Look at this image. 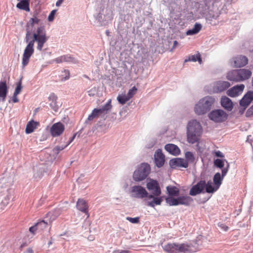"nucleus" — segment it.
<instances>
[{
	"mask_svg": "<svg viewBox=\"0 0 253 253\" xmlns=\"http://www.w3.org/2000/svg\"><path fill=\"white\" fill-rule=\"evenodd\" d=\"M209 4V3L205 2V5L203 6V4L200 3L199 7L200 13L209 20L216 19L218 15L217 13H214V12L211 10H209L210 6Z\"/></svg>",
	"mask_w": 253,
	"mask_h": 253,
	"instance_id": "nucleus-10",
	"label": "nucleus"
},
{
	"mask_svg": "<svg viewBox=\"0 0 253 253\" xmlns=\"http://www.w3.org/2000/svg\"><path fill=\"white\" fill-rule=\"evenodd\" d=\"M227 79L230 81L235 82H241V78L239 69L232 70L229 71L227 75Z\"/></svg>",
	"mask_w": 253,
	"mask_h": 253,
	"instance_id": "nucleus-25",
	"label": "nucleus"
},
{
	"mask_svg": "<svg viewBox=\"0 0 253 253\" xmlns=\"http://www.w3.org/2000/svg\"><path fill=\"white\" fill-rule=\"evenodd\" d=\"M37 230H38L37 224H35L34 225L29 228V231L34 235L36 234Z\"/></svg>",
	"mask_w": 253,
	"mask_h": 253,
	"instance_id": "nucleus-56",
	"label": "nucleus"
},
{
	"mask_svg": "<svg viewBox=\"0 0 253 253\" xmlns=\"http://www.w3.org/2000/svg\"><path fill=\"white\" fill-rule=\"evenodd\" d=\"M241 107L239 109V112L241 115H242L245 112V111L248 107L245 106H240Z\"/></svg>",
	"mask_w": 253,
	"mask_h": 253,
	"instance_id": "nucleus-62",
	"label": "nucleus"
},
{
	"mask_svg": "<svg viewBox=\"0 0 253 253\" xmlns=\"http://www.w3.org/2000/svg\"><path fill=\"white\" fill-rule=\"evenodd\" d=\"M131 197L137 199H143L147 196V191L141 185H134L131 187Z\"/></svg>",
	"mask_w": 253,
	"mask_h": 253,
	"instance_id": "nucleus-11",
	"label": "nucleus"
},
{
	"mask_svg": "<svg viewBox=\"0 0 253 253\" xmlns=\"http://www.w3.org/2000/svg\"><path fill=\"white\" fill-rule=\"evenodd\" d=\"M166 203L169 206H176L180 205L179 203L178 196L176 198L174 197H166L165 198Z\"/></svg>",
	"mask_w": 253,
	"mask_h": 253,
	"instance_id": "nucleus-36",
	"label": "nucleus"
},
{
	"mask_svg": "<svg viewBox=\"0 0 253 253\" xmlns=\"http://www.w3.org/2000/svg\"><path fill=\"white\" fill-rule=\"evenodd\" d=\"M147 188L149 190H153V194L156 196H160L161 194V190L158 182L152 179L147 183Z\"/></svg>",
	"mask_w": 253,
	"mask_h": 253,
	"instance_id": "nucleus-17",
	"label": "nucleus"
},
{
	"mask_svg": "<svg viewBox=\"0 0 253 253\" xmlns=\"http://www.w3.org/2000/svg\"><path fill=\"white\" fill-rule=\"evenodd\" d=\"M22 87V81L21 79L17 84L14 93L19 94L21 91Z\"/></svg>",
	"mask_w": 253,
	"mask_h": 253,
	"instance_id": "nucleus-47",
	"label": "nucleus"
},
{
	"mask_svg": "<svg viewBox=\"0 0 253 253\" xmlns=\"http://www.w3.org/2000/svg\"><path fill=\"white\" fill-rule=\"evenodd\" d=\"M65 129L64 125L61 122L54 124L50 128V133L53 137L60 136Z\"/></svg>",
	"mask_w": 253,
	"mask_h": 253,
	"instance_id": "nucleus-18",
	"label": "nucleus"
},
{
	"mask_svg": "<svg viewBox=\"0 0 253 253\" xmlns=\"http://www.w3.org/2000/svg\"><path fill=\"white\" fill-rule=\"evenodd\" d=\"M35 24H34L30 20L29 21L27 22V24H26V31H28V30H29V32H32V30H33V27L34 26Z\"/></svg>",
	"mask_w": 253,
	"mask_h": 253,
	"instance_id": "nucleus-51",
	"label": "nucleus"
},
{
	"mask_svg": "<svg viewBox=\"0 0 253 253\" xmlns=\"http://www.w3.org/2000/svg\"><path fill=\"white\" fill-rule=\"evenodd\" d=\"M67 146L68 144L65 146H56L52 149V154L54 155L57 156L61 151L64 149Z\"/></svg>",
	"mask_w": 253,
	"mask_h": 253,
	"instance_id": "nucleus-44",
	"label": "nucleus"
},
{
	"mask_svg": "<svg viewBox=\"0 0 253 253\" xmlns=\"http://www.w3.org/2000/svg\"><path fill=\"white\" fill-rule=\"evenodd\" d=\"M48 99L51 101L49 105L50 107L55 112H57L58 109V105L57 104V97L54 94V93H52L50 94L48 97Z\"/></svg>",
	"mask_w": 253,
	"mask_h": 253,
	"instance_id": "nucleus-31",
	"label": "nucleus"
},
{
	"mask_svg": "<svg viewBox=\"0 0 253 253\" xmlns=\"http://www.w3.org/2000/svg\"><path fill=\"white\" fill-rule=\"evenodd\" d=\"M151 172L150 166L142 163L137 166L132 175L133 180L136 182H141L147 178Z\"/></svg>",
	"mask_w": 253,
	"mask_h": 253,
	"instance_id": "nucleus-4",
	"label": "nucleus"
},
{
	"mask_svg": "<svg viewBox=\"0 0 253 253\" xmlns=\"http://www.w3.org/2000/svg\"><path fill=\"white\" fill-rule=\"evenodd\" d=\"M169 197H177L179 194V190L174 186H168L166 188Z\"/></svg>",
	"mask_w": 253,
	"mask_h": 253,
	"instance_id": "nucleus-32",
	"label": "nucleus"
},
{
	"mask_svg": "<svg viewBox=\"0 0 253 253\" xmlns=\"http://www.w3.org/2000/svg\"><path fill=\"white\" fill-rule=\"evenodd\" d=\"M253 101V91L249 90L239 101V105L240 106L249 107Z\"/></svg>",
	"mask_w": 253,
	"mask_h": 253,
	"instance_id": "nucleus-20",
	"label": "nucleus"
},
{
	"mask_svg": "<svg viewBox=\"0 0 253 253\" xmlns=\"http://www.w3.org/2000/svg\"><path fill=\"white\" fill-rule=\"evenodd\" d=\"M206 185H205V189L206 192L208 193H213L215 192L218 188L217 186H213L211 180L206 182Z\"/></svg>",
	"mask_w": 253,
	"mask_h": 253,
	"instance_id": "nucleus-39",
	"label": "nucleus"
},
{
	"mask_svg": "<svg viewBox=\"0 0 253 253\" xmlns=\"http://www.w3.org/2000/svg\"><path fill=\"white\" fill-rule=\"evenodd\" d=\"M118 102L123 105L125 104L127 101L129 100L127 95H119L117 97Z\"/></svg>",
	"mask_w": 253,
	"mask_h": 253,
	"instance_id": "nucleus-43",
	"label": "nucleus"
},
{
	"mask_svg": "<svg viewBox=\"0 0 253 253\" xmlns=\"http://www.w3.org/2000/svg\"><path fill=\"white\" fill-rule=\"evenodd\" d=\"M228 162L226 160H222L220 159H216L214 160V166L219 169H223L224 166V162Z\"/></svg>",
	"mask_w": 253,
	"mask_h": 253,
	"instance_id": "nucleus-42",
	"label": "nucleus"
},
{
	"mask_svg": "<svg viewBox=\"0 0 253 253\" xmlns=\"http://www.w3.org/2000/svg\"><path fill=\"white\" fill-rule=\"evenodd\" d=\"M189 61H198L200 64H201L202 62V60L200 54L198 53L197 54L189 55L187 58L185 59L184 62Z\"/></svg>",
	"mask_w": 253,
	"mask_h": 253,
	"instance_id": "nucleus-38",
	"label": "nucleus"
},
{
	"mask_svg": "<svg viewBox=\"0 0 253 253\" xmlns=\"http://www.w3.org/2000/svg\"><path fill=\"white\" fill-rule=\"evenodd\" d=\"M63 58L64 62H73L74 58L71 56L70 55H62Z\"/></svg>",
	"mask_w": 253,
	"mask_h": 253,
	"instance_id": "nucleus-53",
	"label": "nucleus"
},
{
	"mask_svg": "<svg viewBox=\"0 0 253 253\" xmlns=\"http://www.w3.org/2000/svg\"><path fill=\"white\" fill-rule=\"evenodd\" d=\"M112 107L111 100L109 99L105 104L103 105L101 108L94 109L91 113L88 116L87 120L85 121V123L87 124L88 121H92L95 118L99 116L104 117L105 115L107 114L109 111L111 109Z\"/></svg>",
	"mask_w": 253,
	"mask_h": 253,
	"instance_id": "nucleus-7",
	"label": "nucleus"
},
{
	"mask_svg": "<svg viewBox=\"0 0 253 253\" xmlns=\"http://www.w3.org/2000/svg\"><path fill=\"white\" fill-rule=\"evenodd\" d=\"M215 155L217 157L223 158L224 157L223 154L220 151H217L215 152Z\"/></svg>",
	"mask_w": 253,
	"mask_h": 253,
	"instance_id": "nucleus-61",
	"label": "nucleus"
},
{
	"mask_svg": "<svg viewBox=\"0 0 253 253\" xmlns=\"http://www.w3.org/2000/svg\"><path fill=\"white\" fill-rule=\"evenodd\" d=\"M95 18L101 26H106L112 20L113 12L110 8L102 5Z\"/></svg>",
	"mask_w": 253,
	"mask_h": 253,
	"instance_id": "nucleus-5",
	"label": "nucleus"
},
{
	"mask_svg": "<svg viewBox=\"0 0 253 253\" xmlns=\"http://www.w3.org/2000/svg\"><path fill=\"white\" fill-rule=\"evenodd\" d=\"M54 61L56 63H60L63 62L64 61H63V56H59V57L55 58Z\"/></svg>",
	"mask_w": 253,
	"mask_h": 253,
	"instance_id": "nucleus-59",
	"label": "nucleus"
},
{
	"mask_svg": "<svg viewBox=\"0 0 253 253\" xmlns=\"http://www.w3.org/2000/svg\"><path fill=\"white\" fill-rule=\"evenodd\" d=\"M180 205L188 206L193 201L191 197L188 196H178Z\"/></svg>",
	"mask_w": 253,
	"mask_h": 253,
	"instance_id": "nucleus-35",
	"label": "nucleus"
},
{
	"mask_svg": "<svg viewBox=\"0 0 253 253\" xmlns=\"http://www.w3.org/2000/svg\"><path fill=\"white\" fill-rule=\"evenodd\" d=\"M198 241L183 244L169 243L163 247L164 250L168 253H194L199 249Z\"/></svg>",
	"mask_w": 253,
	"mask_h": 253,
	"instance_id": "nucleus-1",
	"label": "nucleus"
},
{
	"mask_svg": "<svg viewBox=\"0 0 253 253\" xmlns=\"http://www.w3.org/2000/svg\"><path fill=\"white\" fill-rule=\"evenodd\" d=\"M245 88L243 84H237L229 89L226 93L227 95L231 97H235L241 93Z\"/></svg>",
	"mask_w": 253,
	"mask_h": 253,
	"instance_id": "nucleus-19",
	"label": "nucleus"
},
{
	"mask_svg": "<svg viewBox=\"0 0 253 253\" xmlns=\"http://www.w3.org/2000/svg\"><path fill=\"white\" fill-rule=\"evenodd\" d=\"M112 107L111 100L109 99L105 104L103 105L101 108L94 109L91 113L88 116L87 120L85 121V123L87 124L88 121H92L95 118L99 116L104 117L105 115L107 114L109 111L111 109Z\"/></svg>",
	"mask_w": 253,
	"mask_h": 253,
	"instance_id": "nucleus-8",
	"label": "nucleus"
},
{
	"mask_svg": "<svg viewBox=\"0 0 253 253\" xmlns=\"http://www.w3.org/2000/svg\"><path fill=\"white\" fill-rule=\"evenodd\" d=\"M206 181L201 180L195 185L192 186L189 191V195L192 196H196L200 193H204Z\"/></svg>",
	"mask_w": 253,
	"mask_h": 253,
	"instance_id": "nucleus-15",
	"label": "nucleus"
},
{
	"mask_svg": "<svg viewBox=\"0 0 253 253\" xmlns=\"http://www.w3.org/2000/svg\"><path fill=\"white\" fill-rule=\"evenodd\" d=\"M165 149L173 156H178L180 153V149L177 145L173 144H166L165 146Z\"/></svg>",
	"mask_w": 253,
	"mask_h": 253,
	"instance_id": "nucleus-27",
	"label": "nucleus"
},
{
	"mask_svg": "<svg viewBox=\"0 0 253 253\" xmlns=\"http://www.w3.org/2000/svg\"><path fill=\"white\" fill-rule=\"evenodd\" d=\"M154 160L156 166L160 168L162 167L165 163V156L160 149H158L154 155Z\"/></svg>",
	"mask_w": 253,
	"mask_h": 253,
	"instance_id": "nucleus-21",
	"label": "nucleus"
},
{
	"mask_svg": "<svg viewBox=\"0 0 253 253\" xmlns=\"http://www.w3.org/2000/svg\"><path fill=\"white\" fill-rule=\"evenodd\" d=\"M169 165L172 169H175L177 167L187 168L188 167L187 161L181 158H173L170 160Z\"/></svg>",
	"mask_w": 253,
	"mask_h": 253,
	"instance_id": "nucleus-16",
	"label": "nucleus"
},
{
	"mask_svg": "<svg viewBox=\"0 0 253 253\" xmlns=\"http://www.w3.org/2000/svg\"><path fill=\"white\" fill-rule=\"evenodd\" d=\"M77 208L82 212L85 213L89 216L88 213V206L87 203L83 199H79L76 205Z\"/></svg>",
	"mask_w": 253,
	"mask_h": 253,
	"instance_id": "nucleus-26",
	"label": "nucleus"
},
{
	"mask_svg": "<svg viewBox=\"0 0 253 253\" xmlns=\"http://www.w3.org/2000/svg\"><path fill=\"white\" fill-rule=\"evenodd\" d=\"M20 1L17 4L16 7L22 10L26 11H30L29 1L30 0H20Z\"/></svg>",
	"mask_w": 253,
	"mask_h": 253,
	"instance_id": "nucleus-34",
	"label": "nucleus"
},
{
	"mask_svg": "<svg viewBox=\"0 0 253 253\" xmlns=\"http://www.w3.org/2000/svg\"><path fill=\"white\" fill-rule=\"evenodd\" d=\"M7 93V86L6 82H0V102L5 100Z\"/></svg>",
	"mask_w": 253,
	"mask_h": 253,
	"instance_id": "nucleus-28",
	"label": "nucleus"
},
{
	"mask_svg": "<svg viewBox=\"0 0 253 253\" xmlns=\"http://www.w3.org/2000/svg\"><path fill=\"white\" fill-rule=\"evenodd\" d=\"M31 33H32V32H29V30H28H28L26 31V36L25 38V42L26 43H28L30 42V39L31 38Z\"/></svg>",
	"mask_w": 253,
	"mask_h": 253,
	"instance_id": "nucleus-54",
	"label": "nucleus"
},
{
	"mask_svg": "<svg viewBox=\"0 0 253 253\" xmlns=\"http://www.w3.org/2000/svg\"><path fill=\"white\" fill-rule=\"evenodd\" d=\"M48 39V37H46V36H42L39 37L35 35L34 37H33V40H31V42H33L34 45L35 42H37L38 44L37 49L39 51H42L44 44L47 42Z\"/></svg>",
	"mask_w": 253,
	"mask_h": 253,
	"instance_id": "nucleus-23",
	"label": "nucleus"
},
{
	"mask_svg": "<svg viewBox=\"0 0 253 253\" xmlns=\"http://www.w3.org/2000/svg\"><path fill=\"white\" fill-rule=\"evenodd\" d=\"M231 64L235 68H241L245 66L248 63V58L245 55H237L231 59Z\"/></svg>",
	"mask_w": 253,
	"mask_h": 253,
	"instance_id": "nucleus-13",
	"label": "nucleus"
},
{
	"mask_svg": "<svg viewBox=\"0 0 253 253\" xmlns=\"http://www.w3.org/2000/svg\"><path fill=\"white\" fill-rule=\"evenodd\" d=\"M137 89L135 86H133L130 89L127 94V96L130 99L135 94Z\"/></svg>",
	"mask_w": 253,
	"mask_h": 253,
	"instance_id": "nucleus-46",
	"label": "nucleus"
},
{
	"mask_svg": "<svg viewBox=\"0 0 253 253\" xmlns=\"http://www.w3.org/2000/svg\"><path fill=\"white\" fill-rule=\"evenodd\" d=\"M34 49L33 42L31 41L28 43L25 47L22 58V66L25 67L28 65L30 58L34 53Z\"/></svg>",
	"mask_w": 253,
	"mask_h": 253,
	"instance_id": "nucleus-12",
	"label": "nucleus"
},
{
	"mask_svg": "<svg viewBox=\"0 0 253 253\" xmlns=\"http://www.w3.org/2000/svg\"><path fill=\"white\" fill-rule=\"evenodd\" d=\"M126 220L129 221L132 223H138L139 222V217H126Z\"/></svg>",
	"mask_w": 253,
	"mask_h": 253,
	"instance_id": "nucleus-48",
	"label": "nucleus"
},
{
	"mask_svg": "<svg viewBox=\"0 0 253 253\" xmlns=\"http://www.w3.org/2000/svg\"><path fill=\"white\" fill-rule=\"evenodd\" d=\"M39 123L38 122L31 120L29 122L26 126L25 132L27 134H30L34 131L37 128V126L39 125Z\"/></svg>",
	"mask_w": 253,
	"mask_h": 253,
	"instance_id": "nucleus-29",
	"label": "nucleus"
},
{
	"mask_svg": "<svg viewBox=\"0 0 253 253\" xmlns=\"http://www.w3.org/2000/svg\"><path fill=\"white\" fill-rule=\"evenodd\" d=\"M84 174H82L80 177L77 179V182L78 184H81L83 182H84Z\"/></svg>",
	"mask_w": 253,
	"mask_h": 253,
	"instance_id": "nucleus-57",
	"label": "nucleus"
},
{
	"mask_svg": "<svg viewBox=\"0 0 253 253\" xmlns=\"http://www.w3.org/2000/svg\"><path fill=\"white\" fill-rule=\"evenodd\" d=\"M253 116V104L248 109L246 112L247 117H251Z\"/></svg>",
	"mask_w": 253,
	"mask_h": 253,
	"instance_id": "nucleus-50",
	"label": "nucleus"
},
{
	"mask_svg": "<svg viewBox=\"0 0 253 253\" xmlns=\"http://www.w3.org/2000/svg\"><path fill=\"white\" fill-rule=\"evenodd\" d=\"M18 94H15V93H13V95L12 97V101L14 103H17L19 102V99L17 97Z\"/></svg>",
	"mask_w": 253,
	"mask_h": 253,
	"instance_id": "nucleus-64",
	"label": "nucleus"
},
{
	"mask_svg": "<svg viewBox=\"0 0 253 253\" xmlns=\"http://www.w3.org/2000/svg\"><path fill=\"white\" fill-rule=\"evenodd\" d=\"M202 25L199 23H196L194 26V27L187 31V35H194L198 34L202 29Z\"/></svg>",
	"mask_w": 253,
	"mask_h": 253,
	"instance_id": "nucleus-33",
	"label": "nucleus"
},
{
	"mask_svg": "<svg viewBox=\"0 0 253 253\" xmlns=\"http://www.w3.org/2000/svg\"><path fill=\"white\" fill-rule=\"evenodd\" d=\"M96 92V89L93 87L88 91V95L90 96H93Z\"/></svg>",
	"mask_w": 253,
	"mask_h": 253,
	"instance_id": "nucleus-58",
	"label": "nucleus"
},
{
	"mask_svg": "<svg viewBox=\"0 0 253 253\" xmlns=\"http://www.w3.org/2000/svg\"><path fill=\"white\" fill-rule=\"evenodd\" d=\"M30 20L35 25L39 24V22H40V19L36 16H34L33 17L30 18Z\"/></svg>",
	"mask_w": 253,
	"mask_h": 253,
	"instance_id": "nucleus-55",
	"label": "nucleus"
},
{
	"mask_svg": "<svg viewBox=\"0 0 253 253\" xmlns=\"http://www.w3.org/2000/svg\"><path fill=\"white\" fill-rule=\"evenodd\" d=\"M185 161H187V163H193L195 161V158L192 152L187 151L185 154Z\"/></svg>",
	"mask_w": 253,
	"mask_h": 253,
	"instance_id": "nucleus-41",
	"label": "nucleus"
},
{
	"mask_svg": "<svg viewBox=\"0 0 253 253\" xmlns=\"http://www.w3.org/2000/svg\"><path fill=\"white\" fill-rule=\"evenodd\" d=\"M163 201V197L155 196L152 201L148 202L147 205L154 208L155 205H160Z\"/></svg>",
	"mask_w": 253,
	"mask_h": 253,
	"instance_id": "nucleus-37",
	"label": "nucleus"
},
{
	"mask_svg": "<svg viewBox=\"0 0 253 253\" xmlns=\"http://www.w3.org/2000/svg\"><path fill=\"white\" fill-rule=\"evenodd\" d=\"M56 12V10H53L50 12L49 15L48 16V20L49 22H51L54 20Z\"/></svg>",
	"mask_w": 253,
	"mask_h": 253,
	"instance_id": "nucleus-52",
	"label": "nucleus"
},
{
	"mask_svg": "<svg viewBox=\"0 0 253 253\" xmlns=\"http://www.w3.org/2000/svg\"><path fill=\"white\" fill-rule=\"evenodd\" d=\"M218 226L225 231H227L229 229L228 226L223 223L218 224Z\"/></svg>",
	"mask_w": 253,
	"mask_h": 253,
	"instance_id": "nucleus-60",
	"label": "nucleus"
},
{
	"mask_svg": "<svg viewBox=\"0 0 253 253\" xmlns=\"http://www.w3.org/2000/svg\"><path fill=\"white\" fill-rule=\"evenodd\" d=\"M215 102L214 97L207 96L200 99L198 103L195 105L194 111L198 115H204L209 112Z\"/></svg>",
	"mask_w": 253,
	"mask_h": 253,
	"instance_id": "nucleus-3",
	"label": "nucleus"
},
{
	"mask_svg": "<svg viewBox=\"0 0 253 253\" xmlns=\"http://www.w3.org/2000/svg\"><path fill=\"white\" fill-rule=\"evenodd\" d=\"M64 73V75H62V76H65L64 77H63L61 79L62 81H64L68 80L70 78V72L68 70H64L63 72Z\"/></svg>",
	"mask_w": 253,
	"mask_h": 253,
	"instance_id": "nucleus-49",
	"label": "nucleus"
},
{
	"mask_svg": "<svg viewBox=\"0 0 253 253\" xmlns=\"http://www.w3.org/2000/svg\"><path fill=\"white\" fill-rule=\"evenodd\" d=\"M239 72L240 73L241 82L249 79L252 74V72L250 70L247 69H239Z\"/></svg>",
	"mask_w": 253,
	"mask_h": 253,
	"instance_id": "nucleus-30",
	"label": "nucleus"
},
{
	"mask_svg": "<svg viewBox=\"0 0 253 253\" xmlns=\"http://www.w3.org/2000/svg\"><path fill=\"white\" fill-rule=\"evenodd\" d=\"M230 86V84L227 81H219L215 82L213 85V90L215 92H221Z\"/></svg>",
	"mask_w": 253,
	"mask_h": 253,
	"instance_id": "nucleus-24",
	"label": "nucleus"
},
{
	"mask_svg": "<svg viewBox=\"0 0 253 253\" xmlns=\"http://www.w3.org/2000/svg\"><path fill=\"white\" fill-rule=\"evenodd\" d=\"M220 105L226 111H231L234 107V104L231 99L226 96H222L220 98Z\"/></svg>",
	"mask_w": 253,
	"mask_h": 253,
	"instance_id": "nucleus-22",
	"label": "nucleus"
},
{
	"mask_svg": "<svg viewBox=\"0 0 253 253\" xmlns=\"http://www.w3.org/2000/svg\"><path fill=\"white\" fill-rule=\"evenodd\" d=\"M208 117L215 123H222L227 120L228 114L221 109H216L211 111L208 114Z\"/></svg>",
	"mask_w": 253,
	"mask_h": 253,
	"instance_id": "nucleus-9",
	"label": "nucleus"
},
{
	"mask_svg": "<svg viewBox=\"0 0 253 253\" xmlns=\"http://www.w3.org/2000/svg\"><path fill=\"white\" fill-rule=\"evenodd\" d=\"M37 36V37H41L42 36H46V31L44 28V26H41L40 27H38L37 29V31L36 32H34L33 34V37H34V36Z\"/></svg>",
	"mask_w": 253,
	"mask_h": 253,
	"instance_id": "nucleus-40",
	"label": "nucleus"
},
{
	"mask_svg": "<svg viewBox=\"0 0 253 253\" xmlns=\"http://www.w3.org/2000/svg\"><path fill=\"white\" fill-rule=\"evenodd\" d=\"M37 226L38 230H42L47 226V223L45 222L44 220L41 221L37 223Z\"/></svg>",
	"mask_w": 253,
	"mask_h": 253,
	"instance_id": "nucleus-45",
	"label": "nucleus"
},
{
	"mask_svg": "<svg viewBox=\"0 0 253 253\" xmlns=\"http://www.w3.org/2000/svg\"><path fill=\"white\" fill-rule=\"evenodd\" d=\"M129 252L128 250H115L113 253H128Z\"/></svg>",
	"mask_w": 253,
	"mask_h": 253,
	"instance_id": "nucleus-63",
	"label": "nucleus"
},
{
	"mask_svg": "<svg viewBox=\"0 0 253 253\" xmlns=\"http://www.w3.org/2000/svg\"><path fill=\"white\" fill-rule=\"evenodd\" d=\"M202 133L200 123L195 120L189 122L187 126V140L190 144L199 141Z\"/></svg>",
	"mask_w": 253,
	"mask_h": 253,
	"instance_id": "nucleus-2",
	"label": "nucleus"
},
{
	"mask_svg": "<svg viewBox=\"0 0 253 253\" xmlns=\"http://www.w3.org/2000/svg\"><path fill=\"white\" fill-rule=\"evenodd\" d=\"M229 168V164L228 162H227V165L224 168L222 169L221 175L219 172H216L213 178V183L214 184L215 186H217V188H219L220 185L222 183V181L224 177L226 175Z\"/></svg>",
	"mask_w": 253,
	"mask_h": 253,
	"instance_id": "nucleus-14",
	"label": "nucleus"
},
{
	"mask_svg": "<svg viewBox=\"0 0 253 253\" xmlns=\"http://www.w3.org/2000/svg\"><path fill=\"white\" fill-rule=\"evenodd\" d=\"M112 107L111 100L109 99L105 104L103 105L101 108L94 109L91 113L88 116L87 120L85 121V123L87 124L88 121H92L95 118L99 116L104 117L105 115L107 114L109 111L111 109Z\"/></svg>",
	"mask_w": 253,
	"mask_h": 253,
	"instance_id": "nucleus-6",
	"label": "nucleus"
}]
</instances>
